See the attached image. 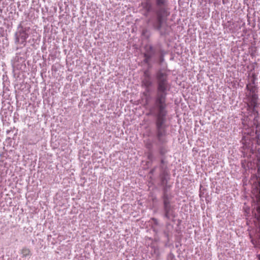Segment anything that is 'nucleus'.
Here are the masks:
<instances>
[{
    "label": "nucleus",
    "mask_w": 260,
    "mask_h": 260,
    "mask_svg": "<svg viewBox=\"0 0 260 260\" xmlns=\"http://www.w3.org/2000/svg\"><path fill=\"white\" fill-rule=\"evenodd\" d=\"M157 15H158V21L160 23H161L162 20H161V17L160 15V14L158 13Z\"/></svg>",
    "instance_id": "0eeeda50"
},
{
    "label": "nucleus",
    "mask_w": 260,
    "mask_h": 260,
    "mask_svg": "<svg viewBox=\"0 0 260 260\" xmlns=\"http://www.w3.org/2000/svg\"><path fill=\"white\" fill-rule=\"evenodd\" d=\"M22 38L24 40H25V39H26L28 38V35L27 34H24V35L22 36Z\"/></svg>",
    "instance_id": "6e6552de"
},
{
    "label": "nucleus",
    "mask_w": 260,
    "mask_h": 260,
    "mask_svg": "<svg viewBox=\"0 0 260 260\" xmlns=\"http://www.w3.org/2000/svg\"><path fill=\"white\" fill-rule=\"evenodd\" d=\"M246 89L249 92L246 95L247 105L242 111L243 118L242 119V124L245 129L252 126L251 118L253 115H254V119L258 117V112L255 109L258 105V96L256 94V87L253 83H249L247 85Z\"/></svg>",
    "instance_id": "f257e3e1"
},
{
    "label": "nucleus",
    "mask_w": 260,
    "mask_h": 260,
    "mask_svg": "<svg viewBox=\"0 0 260 260\" xmlns=\"http://www.w3.org/2000/svg\"><path fill=\"white\" fill-rule=\"evenodd\" d=\"M242 142L243 144V149L244 150V155H245V153L247 154L248 152L251 153L252 149V142L250 137L248 135L246 136H243Z\"/></svg>",
    "instance_id": "7ed1b4c3"
},
{
    "label": "nucleus",
    "mask_w": 260,
    "mask_h": 260,
    "mask_svg": "<svg viewBox=\"0 0 260 260\" xmlns=\"http://www.w3.org/2000/svg\"><path fill=\"white\" fill-rule=\"evenodd\" d=\"M158 99L157 101L159 103L160 108H164V104L165 103V92L167 90V85L166 77L164 75L165 73H158Z\"/></svg>",
    "instance_id": "f03ea898"
},
{
    "label": "nucleus",
    "mask_w": 260,
    "mask_h": 260,
    "mask_svg": "<svg viewBox=\"0 0 260 260\" xmlns=\"http://www.w3.org/2000/svg\"><path fill=\"white\" fill-rule=\"evenodd\" d=\"M143 84H144L146 86H149L150 85V82L149 81H144L143 82Z\"/></svg>",
    "instance_id": "39448f33"
},
{
    "label": "nucleus",
    "mask_w": 260,
    "mask_h": 260,
    "mask_svg": "<svg viewBox=\"0 0 260 260\" xmlns=\"http://www.w3.org/2000/svg\"><path fill=\"white\" fill-rule=\"evenodd\" d=\"M150 7H151V6L149 4V3H146V9L148 11L150 9Z\"/></svg>",
    "instance_id": "423d86ee"
},
{
    "label": "nucleus",
    "mask_w": 260,
    "mask_h": 260,
    "mask_svg": "<svg viewBox=\"0 0 260 260\" xmlns=\"http://www.w3.org/2000/svg\"><path fill=\"white\" fill-rule=\"evenodd\" d=\"M228 23H230V21H228ZM230 26V24H229V26Z\"/></svg>",
    "instance_id": "1a4fd4ad"
},
{
    "label": "nucleus",
    "mask_w": 260,
    "mask_h": 260,
    "mask_svg": "<svg viewBox=\"0 0 260 260\" xmlns=\"http://www.w3.org/2000/svg\"><path fill=\"white\" fill-rule=\"evenodd\" d=\"M225 0H223V2H224Z\"/></svg>",
    "instance_id": "9d476101"
},
{
    "label": "nucleus",
    "mask_w": 260,
    "mask_h": 260,
    "mask_svg": "<svg viewBox=\"0 0 260 260\" xmlns=\"http://www.w3.org/2000/svg\"><path fill=\"white\" fill-rule=\"evenodd\" d=\"M165 0H157V4L158 5H161L165 3Z\"/></svg>",
    "instance_id": "20e7f679"
}]
</instances>
